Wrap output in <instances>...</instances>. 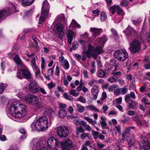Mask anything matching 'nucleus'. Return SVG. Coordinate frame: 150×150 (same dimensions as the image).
Instances as JSON below:
<instances>
[{"mask_svg":"<svg viewBox=\"0 0 150 150\" xmlns=\"http://www.w3.org/2000/svg\"><path fill=\"white\" fill-rule=\"evenodd\" d=\"M26 107L19 102L15 101L12 103L10 110L13 115L17 118L24 117L26 114Z\"/></svg>","mask_w":150,"mask_h":150,"instance_id":"1","label":"nucleus"},{"mask_svg":"<svg viewBox=\"0 0 150 150\" xmlns=\"http://www.w3.org/2000/svg\"><path fill=\"white\" fill-rule=\"evenodd\" d=\"M48 120L45 116L40 117L33 122L31 125L33 129L38 131L45 129L48 127Z\"/></svg>","mask_w":150,"mask_h":150,"instance_id":"2","label":"nucleus"},{"mask_svg":"<svg viewBox=\"0 0 150 150\" xmlns=\"http://www.w3.org/2000/svg\"><path fill=\"white\" fill-rule=\"evenodd\" d=\"M104 52L103 47L101 46H98L94 50L93 47L89 44L88 49L85 52L87 56L90 57L92 56L93 57H96L99 54Z\"/></svg>","mask_w":150,"mask_h":150,"instance_id":"3","label":"nucleus"},{"mask_svg":"<svg viewBox=\"0 0 150 150\" xmlns=\"http://www.w3.org/2000/svg\"><path fill=\"white\" fill-rule=\"evenodd\" d=\"M24 99L25 101L29 103L32 104L39 109L43 108L44 105L41 103H39V98L36 96L33 95H30L25 96Z\"/></svg>","mask_w":150,"mask_h":150,"instance_id":"4","label":"nucleus"},{"mask_svg":"<svg viewBox=\"0 0 150 150\" xmlns=\"http://www.w3.org/2000/svg\"><path fill=\"white\" fill-rule=\"evenodd\" d=\"M50 8V5L47 0L45 1L42 8L41 15L39 18V24L42 23L48 15Z\"/></svg>","mask_w":150,"mask_h":150,"instance_id":"5","label":"nucleus"},{"mask_svg":"<svg viewBox=\"0 0 150 150\" xmlns=\"http://www.w3.org/2000/svg\"><path fill=\"white\" fill-rule=\"evenodd\" d=\"M115 58L118 60L124 62L128 57L127 52L123 50H119L116 51L114 54Z\"/></svg>","mask_w":150,"mask_h":150,"instance_id":"6","label":"nucleus"},{"mask_svg":"<svg viewBox=\"0 0 150 150\" xmlns=\"http://www.w3.org/2000/svg\"><path fill=\"white\" fill-rule=\"evenodd\" d=\"M141 44L138 40H134L130 43L129 49L130 52L133 53L139 52L141 49Z\"/></svg>","mask_w":150,"mask_h":150,"instance_id":"7","label":"nucleus"},{"mask_svg":"<svg viewBox=\"0 0 150 150\" xmlns=\"http://www.w3.org/2000/svg\"><path fill=\"white\" fill-rule=\"evenodd\" d=\"M63 30V25L60 23L56 24L53 29V30L59 35V38L61 40L63 39V36L64 35Z\"/></svg>","mask_w":150,"mask_h":150,"instance_id":"8","label":"nucleus"},{"mask_svg":"<svg viewBox=\"0 0 150 150\" xmlns=\"http://www.w3.org/2000/svg\"><path fill=\"white\" fill-rule=\"evenodd\" d=\"M57 134L60 137H65L68 136L69 130L65 126L59 127L57 130Z\"/></svg>","mask_w":150,"mask_h":150,"instance_id":"9","label":"nucleus"},{"mask_svg":"<svg viewBox=\"0 0 150 150\" xmlns=\"http://www.w3.org/2000/svg\"><path fill=\"white\" fill-rule=\"evenodd\" d=\"M62 150H71L74 147L73 142L69 139H68L65 142L60 143Z\"/></svg>","mask_w":150,"mask_h":150,"instance_id":"10","label":"nucleus"},{"mask_svg":"<svg viewBox=\"0 0 150 150\" xmlns=\"http://www.w3.org/2000/svg\"><path fill=\"white\" fill-rule=\"evenodd\" d=\"M12 9H8L7 11L5 9L0 10V22L4 19L7 15L12 13V10L15 9V7L14 5L12 4Z\"/></svg>","mask_w":150,"mask_h":150,"instance_id":"11","label":"nucleus"},{"mask_svg":"<svg viewBox=\"0 0 150 150\" xmlns=\"http://www.w3.org/2000/svg\"><path fill=\"white\" fill-rule=\"evenodd\" d=\"M47 142V146L51 149H54L59 144V142L52 137L49 138Z\"/></svg>","mask_w":150,"mask_h":150,"instance_id":"12","label":"nucleus"},{"mask_svg":"<svg viewBox=\"0 0 150 150\" xmlns=\"http://www.w3.org/2000/svg\"><path fill=\"white\" fill-rule=\"evenodd\" d=\"M38 84L35 80H33L29 83L28 85L29 91L32 93H37L39 87Z\"/></svg>","mask_w":150,"mask_h":150,"instance_id":"13","label":"nucleus"},{"mask_svg":"<svg viewBox=\"0 0 150 150\" xmlns=\"http://www.w3.org/2000/svg\"><path fill=\"white\" fill-rule=\"evenodd\" d=\"M59 60L60 62L61 65L65 69H68L69 67V64L68 61L64 59L63 56L59 57Z\"/></svg>","mask_w":150,"mask_h":150,"instance_id":"14","label":"nucleus"},{"mask_svg":"<svg viewBox=\"0 0 150 150\" xmlns=\"http://www.w3.org/2000/svg\"><path fill=\"white\" fill-rule=\"evenodd\" d=\"M123 32L127 35H131L134 36L137 35L136 31L131 26L128 27L123 31Z\"/></svg>","mask_w":150,"mask_h":150,"instance_id":"15","label":"nucleus"},{"mask_svg":"<svg viewBox=\"0 0 150 150\" xmlns=\"http://www.w3.org/2000/svg\"><path fill=\"white\" fill-rule=\"evenodd\" d=\"M91 91L93 99L94 100H96L97 99L99 92L98 86L95 85L91 89Z\"/></svg>","mask_w":150,"mask_h":150,"instance_id":"16","label":"nucleus"},{"mask_svg":"<svg viewBox=\"0 0 150 150\" xmlns=\"http://www.w3.org/2000/svg\"><path fill=\"white\" fill-rule=\"evenodd\" d=\"M76 33L74 31L69 29L67 31V42L69 44H71L74 37L75 36Z\"/></svg>","mask_w":150,"mask_h":150,"instance_id":"17","label":"nucleus"},{"mask_svg":"<svg viewBox=\"0 0 150 150\" xmlns=\"http://www.w3.org/2000/svg\"><path fill=\"white\" fill-rule=\"evenodd\" d=\"M24 69H21L22 74L26 79H31L32 76L27 67L24 66Z\"/></svg>","mask_w":150,"mask_h":150,"instance_id":"18","label":"nucleus"},{"mask_svg":"<svg viewBox=\"0 0 150 150\" xmlns=\"http://www.w3.org/2000/svg\"><path fill=\"white\" fill-rule=\"evenodd\" d=\"M141 148L144 150H148L150 148V141L144 139L140 144Z\"/></svg>","mask_w":150,"mask_h":150,"instance_id":"19","label":"nucleus"},{"mask_svg":"<svg viewBox=\"0 0 150 150\" xmlns=\"http://www.w3.org/2000/svg\"><path fill=\"white\" fill-rule=\"evenodd\" d=\"M90 30L92 33L93 37L94 38H96V36L100 35L101 29H98L95 28H91Z\"/></svg>","mask_w":150,"mask_h":150,"instance_id":"20","label":"nucleus"},{"mask_svg":"<svg viewBox=\"0 0 150 150\" xmlns=\"http://www.w3.org/2000/svg\"><path fill=\"white\" fill-rule=\"evenodd\" d=\"M40 140L38 138H35L32 140L31 143V144L34 145L35 146H33L32 150H34L35 148V149L40 146Z\"/></svg>","mask_w":150,"mask_h":150,"instance_id":"21","label":"nucleus"},{"mask_svg":"<svg viewBox=\"0 0 150 150\" xmlns=\"http://www.w3.org/2000/svg\"><path fill=\"white\" fill-rule=\"evenodd\" d=\"M108 39L104 35L101 38L98 39L96 41V43L100 45L103 46L107 41Z\"/></svg>","mask_w":150,"mask_h":150,"instance_id":"22","label":"nucleus"},{"mask_svg":"<svg viewBox=\"0 0 150 150\" xmlns=\"http://www.w3.org/2000/svg\"><path fill=\"white\" fill-rule=\"evenodd\" d=\"M110 63L109 64V67H106V71L108 73H112V72L113 71V69L114 68V70L115 71L117 67V66H115L114 67V66H112V62H110Z\"/></svg>","mask_w":150,"mask_h":150,"instance_id":"23","label":"nucleus"},{"mask_svg":"<svg viewBox=\"0 0 150 150\" xmlns=\"http://www.w3.org/2000/svg\"><path fill=\"white\" fill-rule=\"evenodd\" d=\"M134 120L137 122L138 125L140 126L144 125L146 123V121L145 120L143 121L139 119L138 116H135L133 117Z\"/></svg>","mask_w":150,"mask_h":150,"instance_id":"24","label":"nucleus"},{"mask_svg":"<svg viewBox=\"0 0 150 150\" xmlns=\"http://www.w3.org/2000/svg\"><path fill=\"white\" fill-rule=\"evenodd\" d=\"M106 120V118L102 116L100 117V122L101 124V126L103 129L108 128L107 123L105 121Z\"/></svg>","mask_w":150,"mask_h":150,"instance_id":"25","label":"nucleus"},{"mask_svg":"<svg viewBox=\"0 0 150 150\" xmlns=\"http://www.w3.org/2000/svg\"><path fill=\"white\" fill-rule=\"evenodd\" d=\"M71 27L74 28H81V26L75 20L73 19L69 26V28H70Z\"/></svg>","mask_w":150,"mask_h":150,"instance_id":"26","label":"nucleus"},{"mask_svg":"<svg viewBox=\"0 0 150 150\" xmlns=\"http://www.w3.org/2000/svg\"><path fill=\"white\" fill-rule=\"evenodd\" d=\"M13 60L15 62L18 64L24 66V64L18 55H16L13 58Z\"/></svg>","mask_w":150,"mask_h":150,"instance_id":"27","label":"nucleus"},{"mask_svg":"<svg viewBox=\"0 0 150 150\" xmlns=\"http://www.w3.org/2000/svg\"><path fill=\"white\" fill-rule=\"evenodd\" d=\"M67 115V112L64 109H61L58 112L59 117L61 118L64 117Z\"/></svg>","mask_w":150,"mask_h":150,"instance_id":"28","label":"nucleus"},{"mask_svg":"<svg viewBox=\"0 0 150 150\" xmlns=\"http://www.w3.org/2000/svg\"><path fill=\"white\" fill-rule=\"evenodd\" d=\"M105 75V72L102 69L98 70L96 73V75L100 78H103Z\"/></svg>","mask_w":150,"mask_h":150,"instance_id":"29","label":"nucleus"},{"mask_svg":"<svg viewBox=\"0 0 150 150\" xmlns=\"http://www.w3.org/2000/svg\"><path fill=\"white\" fill-rule=\"evenodd\" d=\"M34 1V0H22L23 6H28L30 5Z\"/></svg>","mask_w":150,"mask_h":150,"instance_id":"30","label":"nucleus"},{"mask_svg":"<svg viewBox=\"0 0 150 150\" xmlns=\"http://www.w3.org/2000/svg\"><path fill=\"white\" fill-rule=\"evenodd\" d=\"M117 14L119 15H120L122 17V18L125 14V13L123 11L122 9L119 6L117 10Z\"/></svg>","mask_w":150,"mask_h":150,"instance_id":"31","label":"nucleus"},{"mask_svg":"<svg viewBox=\"0 0 150 150\" xmlns=\"http://www.w3.org/2000/svg\"><path fill=\"white\" fill-rule=\"evenodd\" d=\"M81 124L84 127L86 130L88 131H90L91 130V127L87 125L86 122L82 121H81Z\"/></svg>","mask_w":150,"mask_h":150,"instance_id":"32","label":"nucleus"},{"mask_svg":"<svg viewBox=\"0 0 150 150\" xmlns=\"http://www.w3.org/2000/svg\"><path fill=\"white\" fill-rule=\"evenodd\" d=\"M137 104V103L134 101L131 100L129 103V107L131 109H134Z\"/></svg>","mask_w":150,"mask_h":150,"instance_id":"33","label":"nucleus"},{"mask_svg":"<svg viewBox=\"0 0 150 150\" xmlns=\"http://www.w3.org/2000/svg\"><path fill=\"white\" fill-rule=\"evenodd\" d=\"M107 18V16L104 12H102L100 14V20L102 22L105 21Z\"/></svg>","mask_w":150,"mask_h":150,"instance_id":"34","label":"nucleus"},{"mask_svg":"<svg viewBox=\"0 0 150 150\" xmlns=\"http://www.w3.org/2000/svg\"><path fill=\"white\" fill-rule=\"evenodd\" d=\"M33 69L35 70V76L37 78H39L40 77L41 73L40 69L38 68V67H35Z\"/></svg>","mask_w":150,"mask_h":150,"instance_id":"35","label":"nucleus"},{"mask_svg":"<svg viewBox=\"0 0 150 150\" xmlns=\"http://www.w3.org/2000/svg\"><path fill=\"white\" fill-rule=\"evenodd\" d=\"M53 112L52 110L48 108L45 109L43 114L45 115H49L52 114Z\"/></svg>","mask_w":150,"mask_h":150,"instance_id":"36","label":"nucleus"},{"mask_svg":"<svg viewBox=\"0 0 150 150\" xmlns=\"http://www.w3.org/2000/svg\"><path fill=\"white\" fill-rule=\"evenodd\" d=\"M84 118L85 120L92 125H96L97 124V121L96 120H93L92 119L87 117H84Z\"/></svg>","mask_w":150,"mask_h":150,"instance_id":"37","label":"nucleus"},{"mask_svg":"<svg viewBox=\"0 0 150 150\" xmlns=\"http://www.w3.org/2000/svg\"><path fill=\"white\" fill-rule=\"evenodd\" d=\"M84 118L85 120L92 125H96L97 124V121L96 120H93L92 119L87 117H84Z\"/></svg>","mask_w":150,"mask_h":150,"instance_id":"38","label":"nucleus"},{"mask_svg":"<svg viewBox=\"0 0 150 150\" xmlns=\"http://www.w3.org/2000/svg\"><path fill=\"white\" fill-rule=\"evenodd\" d=\"M118 6V5H115L112 6H110L109 8H108V9L111 11V12L112 14H114L115 13V11H117Z\"/></svg>","mask_w":150,"mask_h":150,"instance_id":"39","label":"nucleus"},{"mask_svg":"<svg viewBox=\"0 0 150 150\" xmlns=\"http://www.w3.org/2000/svg\"><path fill=\"white\" fill-rule=\"evenodd\" d=\"M76 107L79 112L82 113L85 110L84 107L79 104H76Z\"/></svg>","mask_w":150,"mask_h":150,"instance_id":"40","label":"nucleus"},{"mask_svg":"<svg viewBox=\"0 0 150 150\" xmlns=\"http://www.w3.org/2000/svg\"><path fill=\"white\" fill-rule=\"evenodd\" d=\"M64 15L63 14L60 15L55 18V20H57L58 22H62L64 21Z\"/></svg>","mask_w":150,"mask_h":150,"instance_id":"41","label":"nucleus"},{"mask_svg":"<svg viewBox=\"0 0 150 150\" xmlns=\"http://www.w3.org/2000/svg\"><path fill=\"white\" fill-rule=\"evenodd\" d=\"M7 85L2 83H0V94L2 93L4 90L5 88L7 87Z\"/></svg>","mask_w":150,"mask_h":150,"instance_id":"42","label":"nucleus"},{"mask_svg":"<svg viewBox=\"0 0 150 150\" xmlns=\"http://www.w3.org/2000/svg\"><path fill=\"white\" fill-rule=\"evenodd\" d=\"M118 78L116 76H113L108 79V81L111 83H113L116 82Z\"/></svg>","mask_w":150,"mask_h":150,"instance_id":"43","label":"nucleus"},{"mask_svg":"<svg viewBox=\"0 0 150 150\" xmlns=\"http://www.w3.org/2000/svg\"><path fill=\"white\" fill-rule=\"evenodd\" d=\"M86 108L89 109L91 111H97L98 112H100L99 110L97 108H96L94 106L92 105H89L88 106H86Z\"/></svg>","mask_w":150,"mask_h":150,"instance_id":"44","label":"nucleus"},{"mask_svg":"<svg viewBox=\"0 0 150 150\" xmlns=\"http://www.w3.org/2000/svg\"><path fill=\"white\" fill-rule=\"evenodd\" d=\"M147 84L145 83H143V85L139 88V90L140 92H144L145 91V88L147 87Z\"/></svg>","mask_w":150,"mask_h":150,"instance_id":"45","label":"nucleus"},{"mask_svg":"<svg viewBox=\"0 0 150 150\" xmlns=\"http://www.w3.org/2000/svg\"><path fill=\"white\" fill-rule=\"evenodd\" d=\"M128 2L126 0H122L120 4L122 7H125L128 4Z\"/></svg>","mask_w":150,"mask_h":150,"instance_id":"46","label":"nucleus"},{"mask_svg":"<svg viewBox=\"0 0 150 150\" xmlns=\"http://www.w3.org/2000/svg\"><path fill=\"white\" fill-rule=\"evenodd\" d=\"M98 81L94 79H91L89 81L88 84L89 85L91 86H92L93 84L95 83H98Z\"/></svg>","mask_w":150,"mask_h":150,"instance_id":"47","label":"nucleus"},{"mask_svg":"<svg viewBox=\"0 0 150 150\" xmlns=\"http://www.w3.org/2000/svg\"><path fill=\"white\" fill-rule=\"evenodd\" d=\"M78 47V43L76 41H74L72 44V47L71 48V50H75Z\"/></svg>","mask_w":150,"mask_h":150,"instance_id":"48","label":"nucleus"},{"mask_svg":"<svg viewBox=\"0 0 150 150\" xmlns=\"http://www.w3.org/2000/svg\"><path fill=\"white\" fill-rule=\"evenodd\" d=\"M41 67L42 70H44L45 68V60L44 58L43 57H41Z\"/></svg>","mask_w":150,"mask_h":150,"instance_id":"49","label":"nucleus"},{"mask_svg":"<svg viewBox=\"0 0 150 150\" xmlns=\"http://www.w3.org/2000/svg\"><path fill=\"white\" fill-rule=\"evenodd\" d=\"M118 86L117 87V88H116L115 89V91H114V94L116 96H118L121 93V88H117Z\"/></svg>","mask_w":150,"mask_h":150,"instance_id":"50","label":"nucleus"},{"mask_svg":"<svg viewBox=\"0 0 150 150\" xmlns=\"http://www.w3.org/2000/svg\"><path fill=\"white\" fill-rule=\"evenodd\" d=\"M142 102L146 105H149L150 104V102L148 99L145 97L143 98Z\"/></svg>","mask_w":150,"mask_h":150,"instance_id":"51","label":"nucleus"},{"mask_svg":"<svg viewBox=\"0 0 150 150\" xmlns=\"http://www.w3.org/2000/svg\"><path fill=\"white\" fill-rule=\"evenodd\" d=\"M38 89V92L40 91L43 94H46L47 92L44 88L40 87L39 86Z\"/></svg>","mask_w":150,"mask_h":150,"instance_id":"52","label":"nucleus"},{"mask_svg":"<svg viewBox=\"0 0 150 150\" xmlns=\"http://www.w3.org/2000/svg\"><path fill=\"white\" fill-rule=\"evenodd\" d=\"M125 99L126 103H128L129 101H130L131 100L130 99V97L129 94H127L125 95Z\"/></svg>","mask_w":150,"mask_h":150,"instance_id":"53","label":"nucleus"},{"mask_svg":"<svg viewBox=\"0 0 150 150\" xmlns=\"http://www.w3.org/2000/svg\"><path fill=\"white\" fill-rule=\"evenodd\" d=\"M70 94L72 96L75 97L78 96L79 94V93H76L75 90H72L70 91Z\"/></svg>","mask_w":150,"mask_h":150,"instance_id":"54","label":"nucleus"},{"mask_svg":"<svg viewBox=\"0 0 150 150\" xmlns=\"http://www.w3.org/2000/svg\"><path fill=\"white\" fill-rule=\"evenodd\" d=\"M77 101H80L82 103H84L86 102V100L82 96H80L77 98Z\"/></svg>","mask_w":150,"mask_h":150,"instance_id":"55","label":"nucleus"},{"mask_svg":"<svg viewBox=\"0 0 150 150\" xmlns=\"http://www.w3.org/2000/svg\"><path fill=\"white\" fill-rule=\"evenodd\" d=\"M35 57H33L32 59L31 62V65L33 67V68L38 67L35 64Z\"/></svg>","mask_w":150,"mask_h":150,"instance_id":"56","label":"nucleus"},{"mask_svg":"<svg viewBox=\"0 0 150 150\" xmlns=\"http://www.w3.org/2000/svg\"><path fill=\"white\" fill-rule=\"evenodd\" d=\"M135 127H129L126 129L125 131V133L126 134H128L130 132V130L131 129H134Z\"/></svg>","mask_w":150,"mask_h":150,"instance_id":"57","label":"nucleus"},{"mask_svg":"<svg viewBox=\"0 0 150 150\" xmlns=\"http://www.w3.org/2000/svg\"><path fill=\"white\" fill-rule=\"evenodd\" d=\"M117 86H116V85H113L108 88V91L110 92L112 91L113 90L114 91H115V89L116 88H117Z\"/></svg>","mask_w":150,"mask_h":150,"instance_id":"58","label":"nucleus"},{"mask_svg":"<svg viewBox=\"0 0 150 150\" xmlns=\"http://www.w3.org/2000/svg\"><path fill=\"white\" fill-rule=\"evenodd\" d=\"M17 77L20 79H22L24 78L23 76L21 74V72L19 71L17 73Z\"/></svg>","mask_w":150,"mask_h":150,"instance_id":"59","label":"nucleus"},{"mask_svg":"<svg viewBox=\"0 0 150 150\" xmlns=\"http://www.w3.org/2000/svg\"><path fill=\"white\" fill-rule=\"evenodd\" d=\"M33 40L35 44V46L37 49L38 47V42L37 41V39L36 37L35 36H33Z\"/></svg>","mask_w":150,"mask_h":150,"instance_id":"60","label":"nucleus"},{"mask_svg":"<svg viewBox=\"0 0 150 150\" xmlns=\"http://www.w3.org/2000/svg\"><path fill=\"white\" fill-rule=\"evenodd\" d=\"M121 92L122 94L124 95L127 93V89L125 87H123L121 88Z\"/></svg>","mask_w":150,"mask_h":150,"instance_id":"61","label":"nucleus"},{"mask_svg":"<svg viewBox=\"0 0 150 150\" xmlns=\"http://www.w3.org/2000/svg\"><path fill=\"white\" fill-rule=\"evenodd\" d=\"M102 97L100 98V100H104L107 98V94L105 92H104L102 93Z\"/></svg>","mask_w":150,"mask_h":150,"instance_id":"62","label":"nucleus"},{"mask_svg":"<svg viewBox=\"0 0 150 150\" xmlns=\"http://www.w3.org/2000/svg\"><path fill=\"white\" fill-rule=\"evenodd\" d=\"M92 12L93 13L96 15V16H98L100 12V11L97 9L93 10L92 11Z\"/></svg>","mask_w":150,"mask_h":150,"instance_id":"63","label":"nucleus"},{"mask_svg":"<svg viewBox=\"0 0 150 150\" xmlns=\"http://www.w3.org/2000/svg\"><path fill=\"white\" fill-rule=\"evenodd\" d=\"M142 21L140 19H139L136 21H132V23L135 25H137L139 24Z\"/></svg>","mask_w":150,"mask_h":150,"instance_id":"64","label":"nucleus"}]
</instances>
